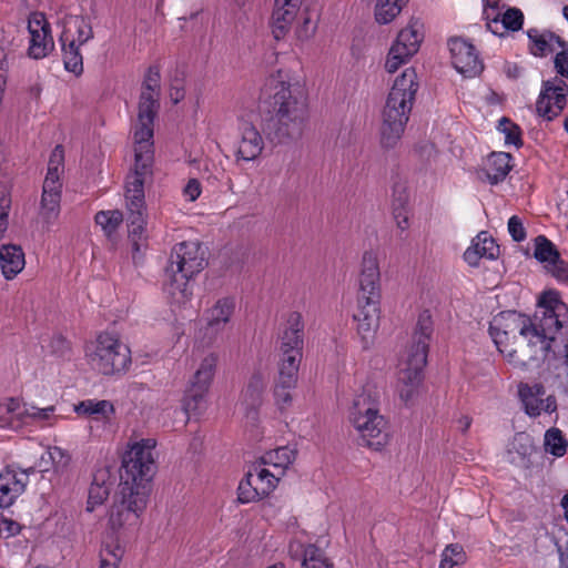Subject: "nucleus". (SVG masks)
I'll list each match as a JSON object with an SVG mask.
<instances>
[{"instance_id":"nucleus-61","label":"nucleus","mask_w":568,"mask_h":568,"mask_svg":"<svg viewBox=\"0 0 568 568\" xmlns=\"http://www.w3.org/2000/svg\"><path fill=\"white\" fill-rule=\"evenodd\" d=\"M20 530L21 527L17 521L4 517L2 534L6 532L7 538L18 535Z\"/></svg>"},{"instance_id":"nucleus-57","label":"nucleus","mask_w":568,"mask_h":568,"mask_svg":"<svg viewBox=\"0 0 568 568\" xmlns=\"http://www.w3.org/2000/svg\"><path fill=\"white\" fill-rule=\"evenodd\" d=\"M11 200L7 186L0 183V222L8 221Z\"/></svg>"},{"instance_id":"nucleus-60","label":"nucleus","mask_w":568,"mask_h":568,"mask_svg":"<svg viewBox=\"0 0 568 568\" xmlns=\"http://www.w3.org/2000/svg\"><path fill=\"white\" fill-rule=\"evenodd\" d=\"M549 266L551 267V273L556 278L564 282L568 281V265L560 260V256H558L557 261L551 262Z\"/></svg>"},{"instance_id":"nucleus-28","label":"nucleus","mask_w":568,"mask_h":568,"mask_svg":"<svg viewBox=\"0 0 568 568\" xmlns=\"http://www.w3.org/2000/svg\"><path fill=\"white\" fill-rule=\"evenodd\" d=\"M529 40L528 50L536 58H545L556 50V45L564 47V40L549 30L530 28L527 30Z\"/></svg>"},{"instance_id":"nucleus-23","label":"nucleus","mask_w":568,"mask_h":568,"mask_svg":"<svg viewBox=\"0 0 568 568\" xmlns=\"http://www.w3.org/2000/svg\"><path fill=\"white\" fill-rule=\"evenodd\" d=\"M235 308V301L231 297H223L205 312L204 327L205 336H209V343H213L219 333H221L230 322Z\"/></svg>"},{"instance_id":"nucleus-30","label":"nucleus","mask_w":568,"mask_h":568,"mask_svg":"<svg viewBox=\"0 0 568 568\" xmlns=\"http://www.w3.org/2000/svg\"><path fill=\"white\" fill-rule=\"evenodd\" d=\"M93 29L90 18L84 16H74L69 19L60 37L61 42H72L83 45L93 39Z\"/></svg>"},{"instance_id":"nucleus-27","label":"nucleus","mask_w":568,"mask_h":568,"mask_svg":"<svg viewBox=\"0 0 568 568\" xmlns=\"http://www.w3.org/2000/svg\"><path fill=\"white\" fill-rule=\"evenodd\" d=\"M499 255V246L487 232H480L471 245L465 251L464 260L469 266H478L480 258L495 260Z\"/></svg>"},{"instance_id":"nucleus-14","label":"nucleus","mask_w":568,"mask_h":568,"mask_svg":"<svg viewBox=\"0 0 568 568\" xmlns=\"http://www.w3.org/2000/svg\"><path fill=\"white\" fill-rule=\"evenodd\" d=\"M422 40L423 34L417 22L402 29L387 54V72L394 73L406 63L418 51Z\"/></svg>"},{"instance_id":"nucleus-42","label":"nucleus","mask_w":568,"mask_h":568,"mask_svg":"<svg viewBox=\"0 0 568 568\" xmlns=\"http://www.w3.org/2000/svg\"><path fill=\"white\" fill-rule=\"evenodd\" d=\"M75 412L79 415L91 416L101 415L104 418H109L114 413V406L110 400L106 399H85L80 402L75 406Z\"/></svg>"},{"instance_id":"nucleus-32","label":"nucleus","mask_w":568,"mask_h":568,"mask_svg":"<svg viewBox=\"0 0 568 568\" xmlns=\"http://www.w3.org/2000/svg\"><path fill=\"white\" fill-rule=\"evenodd\" d=\"M295 458L296 450L294 448L290 446H282L265 453L261 457L260 462L267 468L272 467L271 471L281 479Z\"/></svg>"},{"instance_id":"nucleus-38","label":"nucleus","mask_w":568,"mask_h":568,"mask_svg":"<svg viewBox=\"0 0 568 568\" xmlns=\"http://www.w3.org/2000/svg\"><path fill=\"white\" fill-rule=\"evenodd\" d=\"M499 23L501 28L509 31H519L524 24V13L518 8H509L503 14L501 18H495L487 23V28L494 33H498Z\"/></svg>"},{"instance_id":"nucleus-59","label":"nucleus","mask_w":568,"mask_h":568,"mask_svg":"<svg viewBox=\"0 0 568 568\" xmlns=\"http://www.w3.org/2000/svg\"><path fill=\"white\" fill-rule=\"evenodd\" d=\"M48 455L57 467H63L68 464V455L62 448L58 446L49 447Z\"/></svg>"},{"instance_id":"nucleus-31","label":"nucleus","mask_w":568,"mask_h":568,"mask_svg":"<svg viewBox=\"0 0 568 568\" xmlns=\"http://www.w3.org/2000/svg\"><path fill=\"white\" fill-rule=\"evenodd\" d=\"M24 265V253L20 246L7 244L0 247V267L7 280L14 278Z\"/></svg>"},{"instance_id":"nucleus-48","label":"nucleus","mask_w":568,"mask_h":568,"mask_svg":"<svg viewBox=\"0 0 568 568\" xmlns=\"http://www.w3.org/2000/svg\"><path fill=\"white\" fill-rule=\"evenodd\" d=\"M110 487L103 481L98 483L97 478L89 488L87 510L93 511L97 506L102 505L109 497Z\"/></svg>"},{"instance_id":"nucleus-10","label":"nucleus","mask_w":568,"mask_h":568,"mask_svg":"<svg viewBox=\"0 0 568 568\" xmlns=\"http://www.w3.org/2000/svg\"><path fill=\"white\" fill-rule=\"evenodd\" d=\"M89 365L105 376L124 374L131 365V351L115 334L103 332L87 346Z\"/></svg>"},{"instance_id":"nucleus-51","label":"nucleus","mask_w":568,"mask_h":568,"mask_svg":"<svg viewBox=\"0 0 568 568\" xmlns=\"http://www.w3.org/2000/svg\"><path fill=\"white\" fill-rule=\"evenodd\" d=\"M295 387L296 385H288L284 384L283 382L275 381L273 395L275 404L281 410L291 407L293 403L292 390Z\"/></svg>"},{"instance_id":"nucleus-12","label":"nucleus","mask_w":568,"mask_h":568,"mask_svg":"<svg viewBox=\"0 0 568 568\" xmlns=\"http://www.w3.org/2000/svg\"><path fill=\"white\" fill-rule=\"evenodd\" d=\"M119 486L118 499L110 510L109 524L112 530L136 526L139 518L146 507L149 496L143 488L125 489Z\"/></svg>"},{"instance_id":"nucleus-26","label":"nucleus","mask_w":568,"mask_h":568,"mask_svg":"<svg viewBox=\"0 0 568 568\" xmlns=\"http://www.w3.org/2000/svg\"><path fill=\"white\" fill-rule=\"evenodd\" d=\"M302 0H275L272 14V33L276 40L285 37L295 20Z\"/></svg>"},{"instance_id":"nucleus-53","label":"nucleus","mask_w":568,"mask_h":568,"mask_svg":"<svg viewBox=\"0 0 568 568\" xmlns=\"http://www.w3.org/2000/svg\"><path fill=\"white\" fill-rule=\"evenodd\" d=\"M64 169V151L61 145H57L49 159L47 173L61 175Z\"/></svg>"},{"instance_id":"nucleus-37","label":"nucleus","mask_w":568,"mask_h":568,"mask_svg":"<svg viewBox=\"0 0 568 568\" xmlns=\"http://www.w3.org/2000/svg\"><path fill=\"white\" fill-rule=\"evenodd\" d=\"M353 317L357 323V333L362 338L364 348L369 347L379 327L381 316H373L369 314H364L363 312H355Z\"/></svg>"},{"instance_id":"nucleus-47","label":"nucleus","mask_w":568,"mask_h":568,"mask_svg":"<svg viewBox=\"0 0 568 568\" xmlns=\"http://www.w3.org/2000/svg\"><path fill=\"white\" fill-rule=\"evenodd\" d=\"M394 202H393V214L396 220L397 226L405 231L409 226L408 216L405 212V204L407 203V194L404 189L398 190L397 187L394 190Z\"/></svg>"},{"instance_id":"nucleus-15","label":"nucleus","mask_w":568,"mask_h":568,"mask_svg":"<svg viewBox=\"0 0 568 568\" xmlns=\"http://www.w3.org/2000/svg\"><path fill=\"white\" fill-rule=\"evenodd\" d=\"M568 84L557 77L542 81L536 102L537 114L546 121L557 118L567 104Z\"/></svg>"},{"instance_id":"nucleus-29","label":"nucleus","mask_w":568,"mask_h":568,"mask_svg":"<svg viewBox=\"0 0 568 568\" xmlns=\"http://www.w3.org/2000/svg\"><path fill=\"white\" fill-rule=\"evenodd\" d=\"M511 155L506 152H493L484 162L481 172L486 180L496 185L503 182L511 170Z\"/></svg>"},{"instance_id":"nucleus-44","label":"nucleus","mask_w":568,"mask_h":568,"mask_svg":"<svg viewBox=\"0 0 568 568\" xmlns=\"http://www.w3.org/2000/svg\"><path fill=\"white\" fill-rule=\"evenodd\" d=\"M545 450L556 457H561L567 452L568 443L562 433L558 428H550L545 433L544 437Z\"/></svg>"},{"instance_id":"nucleus-52","label":"nucleus","mask_w":568,"mask_h":568,"mask_svg":"<svg viewBox=\"0 0 568 568\" xmlns=\"http://www.w3.org/2000/svg\"><path fill=\"white\" fill-rule=\"evenodd\" d=\"M464 561L465 552L463 547L458 544H450L444 549L439 566L454 568L457 565L464 564Z\"/></svg>"},{"instance_id":"nucleus-56","label":"nucleus","mask_w":568,"mask_h":568,"mask_svg":"<svg viewBox=\"0 0 568 568\" xmlns=\"http://www.w3.org/2000/svg\"><path fill=\"white\" fill-rule=\"evenodd\" d=\"M18 45L14 44L12 39H9L4 33H0V50L1 53H6L7 58L12 62L17 57Z\"/></svg>"},{"instance_id":"nucleus-63","label":"nucleus","mask_w":568,"mask_h":568,"mask_svg":"<svg viewBox=\"0 0 568 568\" xmlns=\"http://www.w3.org/2000/svg\"><path fill=\"white\" fill-rule=\"evenodd\" d=\"M184 98V89L182 84L176 83L172 84L170 88V99L171 101L176 104Z\"/></svg>"},{"instance_id":"nucleus-54","label":"nucleus","mask_w":568,"mask_h":568,"mask_svg":"<svg viewBox=\"0 0 568 568\" xmlns=\"http://www.w3.org/2000/svg\"><path fill=\"white\" fill-rule=\"evenodd\" d=\"M508 232L515 242H523L526 239V230L523 220L518 215L509 217L507 223Z\"/></svg>"},{"instance_id":"nucleus-22","label":"nucleus","mask_w":568,"mask_h":568,"mask_svg":"<svg viewBox=\"0 0 568 568\" xmlns=\"http://www.w3.org/2000/svg\"><path fill=\"white\" fill-rule=\"evenodd\" d=\"M29 481L24 470L7 467L0 473V508L10 507L23 494Z\"/></svg>"},{"instance_id":"nucleus-16","label":"nucleus","mask_w":568,"mask_h":568,"mask_svg":"<svg viewBox=\"0 0 568 568\" xmlns=\"http://www.w3.org/2000/svg\"><path fill=\"white\" fill-rule=\"evenodd\" d=\"M518 396L523 404L525 413L532 418L542 414L551 415L557 410V399L555 395H548L546 388L540 383L518 385Z\"/></svg>"},{"instance_id":"nucleus-40","label":"nucleus","mask_w":568,"mask_h":568,"mask_svg":"<svg viewBox=\"0 0 568 568\" xmlns=\"http://www.w3.org/2000/svg\"><path fill=\"white\" fill-rule=\"evenodd\" d=\"M62 58L67 71L80 75L83 72V57L80 50L81 44L69 41L61 42Z\"/></svg>"},{"instance_id":"nucleus-24","label":"nucleus","mask_w":568,"mask_h":568,"mask_svg":"<svg viewBox=\"0 0 568 568\" xmlns=\"http://www.w3.org/2000/svg\"><path fill=\"white\" fill-rule=\"evenodd\" d=\"M266 386V376L261 372H256L252 374L243 389L241 405L244 407L248 420H256L257 409L263 403Z\"/></svg>"},{"instance_id":"nucleus-45","label":"nucleus","mask_w":568,"mask_h":568,"mask_svg":"<svg viewBox=\"0 0 568 568\" xmlns=\"http://www.w3.org/2000/svg\"><path fill=\"white\" fill-rule=\"evenodd\" d=\"M534 256L539 262L550 264L558 260L559 253L551 241L544 235H539L535 240Z\"/></svg>"},{"instance_id":"nucleus-7","label":"nucleus","mask_w":568,"mask_h":568,"mask_svg":"<svg viewBox=\"0 0 568 568\" xmlns=\"http://www.w3.org/2000/svg\"><path fill=\"white\" fill-rule=\"evenodd\" d=\"M349 420L358 434L361 445L381 450L388 444V423L379 413L378 396L375 393L363 389L355 396Z\"/></svg>"},{"instance_id":"nucleus-58","label":"nucleus","mask_w":568,"mask_h":568,"mask_svg":"<svg viewBox=\"0 0 568 568\" xmlns=\"http://www.w3.org/2000/svg\"><path fill=\"white\" fill-rule=\"evenodd\" d=\"M201 192V183L196 179H191L183 189V195L190 202L195 201Z\"/></svg>"},{"instance_id":"nucleus-49","label":"nucleus","mask_w":568,"mask_h":568,"mask_svg":"<svg viewBox=\"0 0 568 568\" xmlns=\"http://www.w3.org/2000/svg\"><path fill=\"white\" fill-rule=\"evenodd\" d=\"M124 550L120 545H106L100 552L99 568H119Z\"/></svg>"},{"instance_id":"nucleus-20","label":"nucleus","mask_w":568,"mask_h":568,"mask_svg":"<svg viewBox=\"0 0 568 568\" xmlns=\"http://www.w3.org/2000/svg\"><path fill=\"white\" fill-rule=\"evenodd\" d=\"M58 174L47 173L40 203L39 216L45 225L53 224L60 214L62 183Z\"/></svg>"},{"instance_id":"nucleus-43","label":"nucleus","mask_w":568,"mask_h":568,"mask_svg":"<svg viewBox=\"0 0 568 568\" xmlns=\"http://www.w3.org/2000/svg\"><path fill=\"white\" fill-rule=\"evenodd\" d=\"M302 568H333V562L315 545H307L303 550Z\"/></svg>"},{"instance_id":"nucleus-6","label":"nucleus","mask_w":568,"mask_h":568,"mask_svg":"<svg viewBox=\"0 0 568 568\" xmlns=\"http://www.w3.org/2000/svg\"><path fill=\"white\" fill-rule=\"evenodd\" d=\"M205 265V252L200 242L187 241L173 246L163 284L164 292L173 303L181 304L190 298V280Z\"/></svg>"},{"instance_id":"nucleus-50","label":"nucleus","mask_w":568,"mask_h":568,"mask_svg":"<svg viewBox=\"0 0 568 568\" xmlns=\"http://www.w3.org/2000/svg\"><path fill=\"white\" fill-rule=\"evenodd\" d=\"M498 130L505 134V143L517 148L523 145L520 128L507 118H501Z\"/></svg>"},{"instance_id":"nucleus-13","label":"nucleus","mask_w":568,"mask_h":568,"mask_svg":"<svg viewBox=\"0 0 568 568\" xmlns=\"http://www.w3.org/2000/svg\"><path fill=\"white\" fill-rule=\"evenodd\" d=\"M280 478L261 462L253 464L237 487V498L242 504L257 501L268 496Z\"/></svg>"},{"instance_id":"nucleus-46","label":"nucleus","mask_w":568,"mask_h":568,"mask_svg":"<svg viewBox=\"0 0 568 568\" xmlns=\"http://www.w3.org/2000/svg\"><path fill=\"white\" fill-rule=\"evenodd\" d=\"M95 223L101 226L103 232L112 235L123 220V214L119 210L100 211L94 216Z\"/></svg>"},{"instance_id":"nucleus-8","label":"nucleus","mask_w":568,"mask_h":568,"mask_svg":"<svg viewBox=\"0 0 568 568\" xmlns=\"http://www.w3.org/2000/svg\"><path fill=\"white\" fill-rule=\"evenodd\" d=\"M155 447L156 440L153 438H142L128 444L122 456L119 486H123L124 490L143 488L149 496V484L156 471Z\"/></svg>"},{"instance_id":"nucleus-33","label":"nucleus","mask_w":568,"mask_h":568,"mask_svg":"<svg viewBox=\"0 0 568 568\" xmlns=\"http://www.w3.org/2000/svg\"><path fill=\"white\" fill-rule=\"evenodd\" d=\"M207 388L189 384L182 399V408L187 417L202 415L207 407Z\"/></svg>"},{"instance_id":"nucleus-18","label":"nucleus","mask_w":568,"mask_h":568,"mask_svg":"<svg viewBox=\"0 0 568 568\" xmlns=\"http://www.w3.org/2000/svg\"><path fill=\"white\" fill-rule=\"evenodd\" d=\"M28 31L30 34L28 55L36 60L45 58L54 49L51 26L45 16L41 12L30 13Z\"/></svg>"},{"instance_id":"nucleus-25","label":"nucleus","mask_w":568,"mask_h":568,"mask_svg":"<svg viewBox=\"0 0 568 568\" xmlns=\"http://www.w3.org/2000/svg\"><path fill=\"white\" fill-rule=\"evenodd\" d=\"M239 130L236 158L246 162L255 160L264 149L261 132L250 122H242Z\"/></svg>"},{"instance_id":"nucleus-62","label":"nucleus","mask_w":568,"mask_h":568,"mask_svg":"<svg viewBox=\"0 0 568 568\" xmlns=\"http://www.w3.org/2000/svg\"><path fill=\"white\" fill-rule=\"evenodd\" d=\"M28 97L30 100L38 101L42 93V85L41 83L36 80L34 82L30 83L27 90Z\"/></svg>"},{"instance_id":"nucleus-64","label":"nucleus","mask_w":568,"mask_h":568,"mask_svg":"<svg viewBox=\"0 0 568 568\" xmlns=\"http://www.w3.org/2000/svg\"><path fill=\"white\" fill-rule=\"evenodd\" d=\"M456 423H457V428L462 433H466L471 425V418L469 416L464 415V416H460Z\"/></svg>"},{"instance_id":"nucleus-17","label":"nucleus","mask_w":568,"mask_h":568,"mask_svg":"<svg viewBox=\"0 0 568 568\" xmlns=\"http://www.w3.org/2000/svg\"><path fill=\"white\" fill-rule=\"evenodd\" d=\"M452 63L456 71L465 78H475L484 70V63L473 43L464 38H452L448 41Z\"/></svg>"},{"instance_id":"nucleus-5","label":"nucleus","mask_w":568,"mask_h":568,"mask_svg":"<svg viewBox=\"0 0 568 568\" xmlns=\"http://www.w3.org/2000/svg\"><path fill=\"white\" fill-rule=\"evenodd\" d=\"M433 335V320L429 311H423L414 327L412 343L399 362L397 390L406 404L413 403L418 395L423 381V371L427 364L429 343Z\"/></svg>"},{"instance_id":"nucleus-3","label":"nucleus","mask_w":568,"mask_h":568,"mask_svg":"<svg viewBox=\"0 0 568 568\" xmlns=\"http://www.w3.org/2000/svg\"><path fill=\"white\" fill-rule=\"evenodd\" d=\"M538 308L535 322L529 317V339L525 347H521L520 355L516 356L517 363L531 364L545 361L551 351V343L565 326L568 308L557 292L542 293Z\"/></svg>"},{"instance_id":"nucleus-35","label":"nucleus","mask_w":568,"mask_h":568,"mask_svg":"<svg viewBox=\"0 0 568 568\" xmlns=\"http://www.w3.org/2000/svg\"><path fill=\"white\" fill-rule=\"evenodd\" d=\"M535 452L534 440L526 433L516 434L508 450L511 456L510 462L523 466H527L530 463V457Z\"/></svg>"},{"instance_id":"nucleus-41","label":"nucleus","mask_w":568,"mask_h":568,"mask_svg":"<svg viewBox=\"0 0 568 568\" xmlns=\"http://www.w3.org/2000/svg\"><path fill=\"white\" fill-rule=\"evenodd\" d=\"M408 0H377L375 19L381 24L392 22L402 11Z\"/></svg>"},{"instance_id":"nucleus-4","label":"nucleus","mask_w":568,"mask_h":568,"mask_svg":"<svg viewBox=\"0 0 568 568\" xmlns=\"http://www.w3.org/2000/svg\"><path fill=\"white\" fill-rule=\"evenodd\" d=\"M418 89L419 83L414 68L405 69L395 79L382 112L381 144L384 149H394L399 143Z\"/></svg>"},{"instance_id":"nucleus-1","label":"nucleus","mask_w":568,"mask_h":568,"mask_svg":"<svg viewBox=\"0 0 568 568\" xmlns=\"http://www.w3.org/2000/svg\"><path fill=\"white\" fill-rule=\"evenodd\" d=\"M261 130L273 143L298 138L307 120V99L301 83L288 70L266 77L260 91Z\"/></svg>"},{"instance_id":"nucleus-36","label":"nucleus","mask_w":568,"mask_h":568,"mask_svg":"<svg viewBox=\"0 0 568 568\" xmlns=\"http://www.w3.org/2000/svg\"><path fill=\"white\" fill-rule=\"evenodd\" d=\"M217 363L219 355L216 353L205 355L201 359L189 384L210 389L216 373Z\"/></svg>"},{"instance_id":"nucleus-9","label":"nucleus","mask_w":568,"mask_h":568,"mask_svg":"<svg viewBox=\"0 0 568 568\" xmlns=\"http://www.w3.org/2000/svg\"><path fill=\"white\" fill-rule=\"evenodd\" d=\"M489 334L509 364L517 368H526L530 364L517 363L521 347L529 339V317L515 311L500 312L489 324Z\"/></svg>"},{"instance_id":"nucleus-39","label":"nucleus","mask_w":568,"mask_h":568,"mask_svg":"<svg viewBox=\"0 0 568 568\" xmlns=\"http://www.w3.org/2000/svg\"><path fill=\"white\" fill-rule=\"evenodd\" d=\"M278 376L276 381L288 385H296L303 356L278 355Z\"/></svg>"},{"instance_id":"nucleus-19","label":"nucleus","mask_w":568,"mask_h":568,"mask_svg":"<svg viewBox=\"0 0 568 568\" xmlns=\"http://www.w3.org/2000/svg\"><path fill=\"white\" fill-rule=\"evenodd\" d=\"M304 322L298 312H291L278 333V355L303 356Z\"/></svg>"},{"instance_id":"nucleus-21","label":"nucleus","mask_w":568,"mask_h":568,"mask_svg":"<svg viewBox=\"0 0 568 568\" xmlns=\"http://www.w3.org/2000/svg\"><path fill=\"white\" fill-rule=\"evenodd\" d=\"M130 199L128 197V191H125V203L128 210V223H129V237L132 242V260L134 264H138L142 258V251L145 247V195L142 197L141 207H132L130 205Z\"/></svg>"},{"instance_id":"nucleus-34","label":"nucleus","mask_w":568,"mask_h":568,"mask_svg":"<svg viewBox=\"0 0 568 568\" xmlns=\"http://www.w3.org/2000/svg\"><path fill=\"white\" fill-rule=\"evenodd\" d=\"M8 412L14 414L22 422L30 419L32 422H47L55 412L54 406L40 408L33 405L20 404L17 399L11 398L8 403Z\"/></svg>"},{"instance_id":"nucleus-11","label":"nucleus","mask_w":568,"mask_h":568,"mask_svg":"<svg viewBox=\"0 0 568 568\" xmlns=\"http://www.w3.org/2000/svg\"><path fill=\"white\" fill-rule=\"evenodd\" d=\"M358 285L355 312L381 316V272L374 252L363 254Z\"/></svg>"},{"instance_id":"nucleus-55","label":"nucleus","mask_w":568,"mask_h":568,"mask_svg":"<svg viewBox=\"0 0 568 568\" xmlns=\"http://www.w3.org/2000/svg\"><path fill=\"white\" fill-rule=\"evenodd\" d=\"M559 48L561 50L554 58L555 70L560 77L568 79V45L564 41V47Z\"/></svg>"},{"instance_id":"nucleus-2","label":"nucleus","mask_w":568,"mask_h":568,"mask_svg":"<svg viewBox=\"0 0 568 568\" xmlns=\"http://www.w3.org/2000/svg\"><path fill=\"white\" fill-rule=\"evenodd\" d=\"M160 80L159 68L150 67L142 83L138 123L134 130V169L125 182V191L132 207L142 206L144 184L153 173V122L160 106Z\"/></svg>"}]
</instances>
